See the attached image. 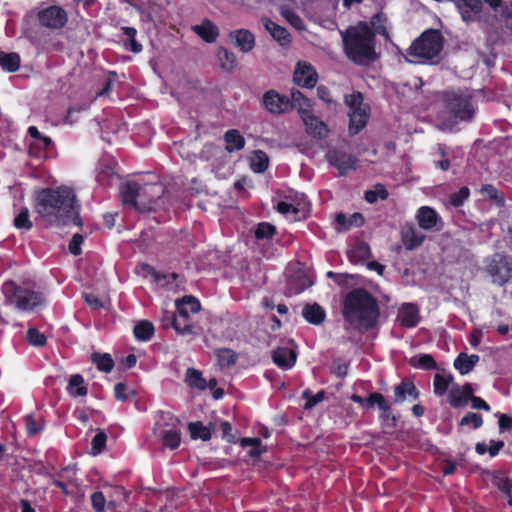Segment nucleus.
<instances>
[{"label":"nucleus","instance_id":"473e14b6","mask_svg":"<svg viewBox=\"0 0 512 512\" xmlns=\"http://www.w3.org/2000/svg\"><path fill=\"white\" fill-rule=\"evenodd\" d=\"M188 430L193 440L201 439L203 441H209L212 437L210 428L205 426L201 421L189 423Z\"/></svg>","mask_w":512,"mask_h":512},{"label":"nucleus","instance_id":"f3484780","mask_svg":"<svg viewBox=\"0 0 512 512\" xmlns=\"http://www.w3.org/2000/svg\"><path fill=\"white\" fill-rule=\"evenodd\" d=\"M397 321L404 328H414L420 321L418 306L414 303H404L399 308Z\"/></svg>","mask_w":512,"mask_h":512},{"label":"nucleus","instance_id":"4d7b16f0","mask_svg":"<svg viewBox=\"0 0 512 512\" xmlns=\"http://www.w3.org/2000/svg\"><path fill=\"white\" fill-rule=\"evenodd\" d=\"M122 30L128 37V43H126V45H129V48L132 52L139 53L142 50V46L135 39L136 30L131 27H123Z\"/></svg>","mask_w":512,"mask_h":512},{"label":"nucleus","instance_id":"c9c22d12","mask_svg":"<svg viewBox=\"0 0 512 512\" xmlns=\"http://www.w3.org/2000/svg\"><path fill=\"white\" fill-rule=\"evenodd\" d=\"M454 381L452 374H435L433 380V391L436 396H443L447 393L450 384Z\"/></svg>","mask_w":512,"mask_h":512},{"label":"nucleus","instance_id":"2eb2a0df","mask_svg":"<svg viewBox=\"0 0 512 512\" xmlns=\"http://www.w3.org/2000/svg\"><path fill=\"white\" fill-rule=\"evenodd\" d=\"M394 398L393 404H401L407 399L417 400L420 392L414 382L409 378H404L400 383L393 387Z\"/></svg>","mask_w":512,"mask_h":512},{"label":"nucleus","instance_id":"423d86ee","mask_svg":"<svg viewBox=\"0 0 512 512\" xmlns=\"http://www.w3.org/2000/svg\"><path fill=\"white\" fill-rule=\"evenodd\" d=\"M484 271L493 284L504 286L512 279V257L504 253H494L485 259Z\"/></svg>","mask_w":512,"mask_h":512},{"label":"nucleus","instance_id":"4be33fe9","mask_svg":"<svg viewBox=\"0 0 512 512\" xmlns=\"http://www.w3.org/2000/svg\"><path fill=\"white\" fill-rule=\"evenodd\" d=\"M175 305L176 313L189 319L190 313H198L201 310L200 301L192 295H186L181 299H177Z\"/></svg>","mask_w":512,"mask_h":512},{"label":"nucleus","instance_id":"e433bc0d","mask_svg":"<svg viewBox=\"0 0 512 512\" xmlns=\"http://www.w3.org/2000/svg\"><path fill=\"white\" fill-rule=\"evenodd\" d=\"M170 324L177 333L182 335L190 334L193 329L190 319L184 318L177 313H172L170 315Z\"/></svg>","mask_w":512,"mask_h":512},{"label":"nucleus","instance_id":"b1692460","mask_svg":"<svg viewBox=\"0 0 512 512\" xmlns=\"http://www.w3.org/2000/svg\"><path fill=\"white\" fill-rule=\"evenodd\" d=\"M192 30L208 43H212L218 36L217 27L208 19H205L201 24L192 27Z\"/></svg>","mask_w":512,"mask_h":512},{"label":"nucleus","instance_id":"3c124183","mask_svg":"<svg viewBox=\"0 0 512 512\" xmlns=\"http://www.w3.org/2000/svg\"><path fill=\"white\" fill-rule=\"evenodd\" d=\"M302 397L306 400V403L304 405L305 409H311L314 406H316L318 403L324 400L325 398V391L320 390L315 395L312 394L311 391L305 390L302 394Z\"/></svg>","mask_w":512,"mask_h":512},{"label":"nucleus","instance_id":"680f3d73","mask_svg":"<svg viewBox=\"0 0 512 512\" xmlns=\"http://www.w3.org/2000/svg\"><path fill=\"white\" fill-rule=\"evenodd\" d=\"M348 370H349L348 362H344L340 359L333 362L332 372L338 378H341V379L345 378L348 374Z\"/></svg>","mask_w":512,"mask_h":512},{"label":"nucleus","instance_id":"f8f14e48","mask_svg":"<svg viewBox=\"0 0 512 512\" xmlns=\"http://www.w3.org/2000/svg\"><path fill=\"white\" fill-rule=\"evenodd\" d=\"M447 107L455 118L463 121L470 120L474 115V110L469 100L462 96L451 95L447 99Z\"/></svg>","mask_w":512,"mask_h":512},{"label":"nucleus","instance_id":"0e129e2a","mask_svg":"<svg viewBox=\"0 0 512 512\" xmlns=\"http://www.w3.org/2000/svg\"><path fill=\"white\" fill-rule=\"evenodd\" d=\"M282 15L295 28H297L299 30L304 28V24H303V21L301 20V18L298 15H296L295 13H293L292 11L287 10V9H283L282 10Z\"/></svg>","mask_w":512,"mask_h":512},{"label":"nucleus","instance_id":"8fccbe9b","mask_svg":"<svg viewBox=\"0 0 512 512\" xmlns=\"http://www.w3.org/2000/svg\"><path fill=\"white\" fill-rule=\"evenodd\" d=\"M26 431L29 436H35L43 431L44 424L41 420H37L33 414L25 416Z\"/></svg>","mask_w":512,"mask_h":512},{"label":"nucleus","instance_id":"9b49d317","mask_svg":"<svg viewBox=\"0 0 512 512\" xmlns=\"http://www.w3.org/2000/svg\"><path fill=\"white\" fill-rule=\"evenodd\" d=\"M40 23L50 29L62 28L67 22L66 12L58 7L51 6L38 13Z\"/></svg>","mask_w":512,"mask_h":512},{"label":"nucleus","instance_id":"338daca9","mask_svg":"<svg viewBox=\"0 0 512 512\" xmlns=\"http://www.w3.org/2000/svg\"><path fill=\"white\" fill-rule=\"evenodd\" d=\"M140 268L142 272L152 276L156 281L164 280L166 279V275L157 271L153 266H151L148 263H142L140 265Z\"/></svg>","mask_w":512,"mask_h":512},{"label":"nucleus","instance_id":"f704fd0d","mask_svg":"<svg viewBox=\"0 0 512 512\" xmlns=\"http://www.w3.org/2000/svg\"><path fill=\"white\" fill-rule=\"evenodd\" d=\"M91 360L99 371L110 373L114 368V361L109 353H97L91 354Z\"/></svg>","mask_w":512,"mask_h":512},{"label":"nucleus","instance_id":"603ef678","mask_svg":"<svg viewBox=\"0 0 512 512\" xmlns=\"http://www.w3.org/2000/svg\"><path fill=\"white\" fill-rule=\"evenodd\" d=\"M460 426H472L474 429H478L483 425V418L480 414L475 412H468L459 421Z\"/></svg>","mask_w":512,"mask_h":512},{"label":"nucleus","instance_id":"ddd939ff","mask_svg":"<svg viewBox=\"0 0 512 512\" xmlns=\"http://www.w3.org/2000/svg\"><path fill=\"white\" fill-rule=\"evenodd\" d=\"M263 104L270 113L282 114L293 109V105L285 96L274 90L267 91L263 96Z\"/></svg>","mask_w":512,"mask_h":512},{"label":"nucleus","instance_id":"a18cd8bd","mask_svg":"<svg viewBox=\"0 0 512 512\" xmlns=\"http://www.w3.org/2000/svg\"><path fill=\"white\" fill-rule=\"evenodd\" d=\"M492 483L497 487L505 496L510 497L512 492V480L502 473L493 476Z\"/></svg>","mask_w":512,"mask_h":512},{"label":"nucleus","instance_id":"6e6552de","mask_svg":"<svg viewBox=\"0 0 512 512\" xmlns=\"http://www.w3.org/2000/svg\"><path fill=\"white\" fill-rule=\"evenodd\" d=\"M122 192H139L141 190H174L179 187L174 183H162L159 177L152 174L141 175L139 177H129L121 185Z\"/></svg>","mask_w":512,"mask_h":512},{"label":"nucleus","instance_id":"cd10ccee","mask_svg":"<svg viewBox=\"0 0 512 512\" xmlns=\"http://www.w3.org/2000/svg\"><path fill=\"white\" fill-rule=\"evenodd\" d=\"M217 59L220 67L226 72H233L237 68V58L233 52L226 48L219 47L217 50Z\"/></svg>","mask_w":512,"mask_h":512},{"label":"nucleus","instance_id":"c03bdc74","mask_svg":"<svg viewBox=\"0 0 512 512\" xmlns=\"http://www.w3.org/2000/svg\"><path fill=\"white\" fill-rule=\"evenodd\" d=\"M269 158L267 154L261 150L255 151L250 159V166L255 172H263L267 169Z\"/></svg>","mask_w":512,"mask_h":512},{"label":"nucleus","instance_id":"37998d69","mask_svg":"<svg viewBox=\"0 0 512 512\" xmlns=\"http://www.w3.org/2000/svg\"><path fill=\"white\" fill-rule=\"evenodd\" d=\"M240 445L245 447H251L249 450V455L251 457H259L265 449H262V440L258 437H243L240 439Z\"/></svg>","mask_w":512,"mask_h":512},{"label":"nucleus","instance_id":"79ce46f5","mask_svg":"<svg viewBox=\"0 0 512 512\" xmlns=\"http://www.w3.org/2000/svg\"><path fill=\"white\" fill-rule=\"evenodd\" d=\"M162 444L171 450L177 449L181 443V432L176 429L166 430L162 434Z\"/></svg>","mask_w":512,"mask_h":512},{"label":"nucleus","instance_id":"a19ab883","mask_svg":"<svg viewBox=\"0 0 512 512\" xmlns=\"http://www.w3.org/2000/svg\"><path fill=\"white\" fill-rule=\"evenodd\" d=\"M20 65V57L17 53H5L0 51V66L8 71L15 72Z\"/></svg>","mask_w":512,"mask_h":512},{"label":"nucleus","instance_id":"49530a36","mask_svg":"<svg viewBox=\"0 0 512 512\" xmlns=\"http://www.w3.org/2000/svg\"><path fill=\"white\" fill-rule=\"evenodd\" d=\"M448 402L453 408H461L467 405L468 401L463 396L459 385H454L448 392Z\"/></svg>","mask_w":512,"mask_h":512},{"label":"nucleus","instance_id":"f257e3e1","mask_svg":"<svg viewBox=\"0 0 512 512\" xmlns=\"http://www.w3.org/2000/svg\"><path fill=\"white\" fill-rule=\"evenodd\" d=\"M381 311L378 299L363 287L346 293L342 301V316L346 330L365 334L378 326Z\"/></svg>","mask_w":512,"mask_h":512},{"label":"nucleus","instance_id":"412c9836","mask_svg":"<svg viewBox=\"0 0 512 512\" xmlns=\"http://www.w3.org/2000/svg\"><path fill=\"white\" fill-rule=\"evenodd\" d=\"M301 118L304 125L306 126V131L309 135L319 138L326 137L328 133L327 126L316 116L312 115L310 111L307 112L306 114H303Z\"/></svg>","mask_w":512,"mask_h":512},{"label":"nucleus","instance_id":"a211bd4d","mask_svg":"<svg viewBox=\"0 0 512 512\" xmlns=\"http://www.w3.org/2000/svg\"><path fill=\"white\" fill-rule=\"evenodd\" d=\"M317 77L316 71L310 64L306 62L298 63L294 73V81L299 86L313 88L317 83Z\"/></svg>","mask_w":512,"mask_h":512},{"label":"nucleus","instance_id":"7c9ffc66","mask_svg":"<svg viewBox=\"0 0 512 512\" xmlns=\"http://www.w3.org/2000/svg\"><path fill=\"white\" fill-rule=\"evenodd\" d=\"M409 365L423 370H434L437 368V363L432 355L430 354H420L413 356L408 361Z\"/></svg>","mask_w":512,"mask_h":512},{"label":"nucleus","instance_id":"de8ad7c7","mask_svg":"<svg viewBox=\"0 0 512 512\" xmlns=\"http://www.w3.org/2000/svg\"><path fill=\"white\" fill-rule=\"evenodd\" d=\"M13 224L17 229L30 230L33 227L27 207H22L19 210L18 214L14 218Z\"/></svg>","mask_w":512,"mask_h":512},{"label":"nucleus","instance_id":"bb28decb","mask_svg":"<svg viewBox=\"0 0 512 512\" xmlns=\"http://www.w3.org/2000/svg\"><path fill=\"white\" fill-rule=\"evenodd\" d=\"M478 361L479 356L476 354L460 353L454 361V367L461 375H465L473 370Z\"/></svg>","mask_w":512,"mask_h":512},{"label":"nucleus","instance_id":"58836bf2","mask_svg":"<svg viewBox=\"0 0 512 512\" xmlns=\"http://www.w3.org/2000/svg\"><path fill=\"white\" fill-rule=\"evenodd\" d=\"M185 382L192 388L204 390L207 387V382L203 378L202 373L195 368H188L186 370Z\"/></svg>","mask_w":512,"mask_h":512},{"label":"nucleus","instance_id":"5701e85b","mask_svg":"<svg viewBox=\"0 0 512 512\" xmlns=\"http://www.w3.org/2000/svg\"><path fill=\"white\" fill-rule=\"evenodd\" d=\"M265 29L282 46L290 43V34L286 28L279 26L268 18L262 19Z\"/></svg>","mask_w":512,"mask_h":512},{"label":"nucleus","instance_id":"393cba45","mask_svg":"<svg viewBox=\"0 0 512 512\" xmlns=\"http://www.w3.org/2000/svg\"><path fill=\"white\" fill-rule=\"evenodd\" d=\"M425 235L414 227H409L402 233V241L406 249L414 250L422 245Z\"/></svg>","mask_w":512,"mask_h":512},{"label":"nucleus","instance_id":"09e8293b","mask_svg":"<svg viewBox=\"0 0 512 512\" xmlns=\"http://www.w3.org/2000/svg\"><path fill=\"white\" fill-rule=\"evenodd\" d=\"M218 361L223 367H230L235 365L237 361V354L234 350L229 348H221L217 351Z\"/></svg>","mask_w":512,"mask_h":512},{"label":"nucleus","instance_id":"6ab92c4d","mask_svg":"<svg viewBox=\"0 0 512 512\" xmlns=\"http://www.w3.org/2000/svg\"><path fill=\"white\" fill-rule=\"evenodd\" d=\"M273 362L281 369H291L297 360V354L288 347H278L272 352Z\"/></svg>","mask_w":512,"mask_h":512},{"label":"nucleus","instance_id":"6e6d98bb","mask_svg":"<svg viewBox=\"0 0 512 512\" xmlns=\"http://www.w3.org/2000/svg\"><path fill=\"white\" fill-rule=\"evenodd\" d=\"M310 284L311 283H308V279L305 276L292 277L288 282L289 289L295 294L301 293Z\"/></svg>","mask_w":512,"mask_h":512},{"label":"nucleus","instance_id":"052dcab7","mask_svg":"<svg viewBox=\"0 0 512 512\" xmlns=\"http://www.w3.org/2000/svg\"><path fill=\"white\" fill-rule=\"evenodd\" d=\"M91 504L95 512H104L106 498L101 491H96L91 495Z\"/></svg>","mask_w":512,"mask_h":512},{"label":"nucleus","instance_id":"9d476101","mask_svg":"<svg viewBox=\"0 0 512 512\" xmlns=\"http://www.w3.org/2000/svg\"><path fill=\"white\" fill-rule=\"evenodd\" d=\"M121 202L129 209L139 213H148L154 210L155 200L151 194H120Z\"/></svg>","mask_w":512,"mask_h":512},{"label":"nucleus","instance_id":"72a5a7b5","mask_svg":"<svg viewBox=\"0 0 512 512\" xmlns=\"http://www.w3.org/2000/svg\"><path fill=\"white\" fill-rule=\"evenodd\" d=\"M224 140L226 142V149L229 152L241 150L245 145L244 137L235 129L227 131L224 135Z\"/></svg>","mask_w":512,"mask_h":512},{"label":"nucleus","instance_id":"c756f323","mask_svg":"<svg viewBox=\"0 0 512 512\" xmlns=\"http://www.w3.org/2000/svg\"><path fill=\"white\" fill-rule=\"evenodd\" d=\"M67 390L73 397H82L88 393L84 378L80 374H74L70 377Z\"/></svg>","mask_w":512,"mask_h":512},{"label":"nucleus","instance_id":"2f4dec72","mask_svg":"<svg viewBox=\"0 0 512 512\" xmlns=\"http://www.w3.org/2000/svg\"><path fill=\"white\" fill-rule=\"evenodd\" d=\"M371 256L370 247L367 243H357L348 252V258L353 263H359L367 260Z\"/></svg>","mask_w":512,"mask_h":512},{"label":"nucleus","instance_id":"c85d7f7f","mask_svg":"<svg viewBox=\"0 0 512 512\" xmlns=\"http://www.w3.org/2000/svg\"><path fill=\"white\" fill-rule=\"evenodd\" d=\"M155 332L154 325L148 320H142L138 322L133 329L134 337L138 341L147 342L149 341Z\"/></svg>","mask_w":512,"mask_h":512},{"label":"nucleus","instance_id":"20e7f679","mask_svg":"<svg viewBox=\"0 0 512 512\" xmlns=\"http://www.w3.org/2000/svg\"><path fill=\"white\" fill-rule=\"evenodd\" d=\"M6 302L20 311H33L44 302V295L19 285L14 280H6L1 286Z\"/></svg>","mask_w":512,"mask_h":512},{"label":"nucleus","instance_id":"bf43d9fd","mask_svg":"<svg viewBox=\"0 0 512 512\" xmlns=\"http://www.w3.org/2000/svg\"><path fill=\"white\" fill-rule=\"evenodd\" d=\"M83 241L84 238L80 233L74 234L68 245L69 252L74 256H79L82 253L81 245Z\"/></svg>","mask_w":512,"mask_h":512},{"label":"nucleus","instance_id":"dca6fc26","mask_svg":"<svg viewBox=\"0 0 512 512\" xmlns=\"http://www.w3.org/2000/svg\"><path fill=\"white\" fill-rule=\"evenodd\" d=\"M370 403H374V406L378 407L379 419L382 423L392 428L397 425L398 419L392 413L393 403L388 402L383 394L379 393L378 396L370 398Z\"/></svg>","mask_w":512,"mask_h":512},{"label":"nucleus","instance_id":"ea45409f","mask_svg":"<svg viewBox=\"0 0 512 512\" xmlns=\"http://www.w3.org/2000/svg\"><path fill=\"white\" fill-rule=\"evenodd\" d=\"M289 101L293 105V108L297 107L300 116L310 111V100L306 98L299 90L291 91V99H289Z\"/></svg>","mask_w":512,"mask_h":512},{"label":"nucleus","instance_id":"f03ea898","mask_svg":"<svg viewBox=\"0 0 512 512\" xmlns=\"http://www.w3.org/2000/svg\"><path fill=\"white\" fill-rule=\"evenodd\" d=\"M381 22L382 15L377 14L371 21L374 30L367 23L360 22L342 33L344 51L354 63L368 65L377 59L375 33L388 36L387 30Z\"/></svg>","mask_w":512,"mask_h":512},{"label":"nucleus","instance_id":"774afa93","mask_svg":"<svg viewBox=\"0 0 512 512\" xmlns=\"http://www.w3.org/2000/svg\"><path fill=\"white\" fill-rule=\"evenodd\" d=\"M498 426L500 432L512 431V418L507 414H499Z\"/></svg>","mask_w":512,"mask_h":512},{"label":"nucleus","instance_id":"69168bd1","mask_svg":"<svg viewBox=\"0 0 512 512\" xmlns=\"http://www.w3.org/2000/svg\"><path fill=\"white\" fill-rule=\"evenodd\" d=\"M458 7L460 9L463 20L469 22L474 20L475 16L480 12L481 4L476 11H472L471 7L466 3H463V6L459 4Z\"/></svg>","mask_w":512,"mask_h":512},{"label":"nucleus","instance_id":"a878e982","mask_svg":"<svg viewBox=\"0 0 512 512\" xmlns=\"http://www.w3.org/2000/svg\"><path fill=\"white\" fill-rule=\"evenodd\" d=\"M302 315L307 322L313 325L321 324L326 316L324 309L317 303L305 305Z\"/></svg>","mask_w":512,"mask_h":512},{"label":"nucleus","instance_id":"5fc2aeb1","mask_svg":"<svg viewBox=\"0 0 512 512\" xmlns=\"http://www.w3.org/2000/svg\"><path fill=\"white\" fill-rule=\"evenodd\" d=\"M28 342L36 347H42L46 344L47 338L36 328H29L27 331Z\"/></svg>","mask_w":512,"mask_h":512},{"label":"nucleus","instance_id":"1a4fd4ad","mask_svg":"<svg viewBox=\"0 0 512 512\" xmlns=\"http://www.w3.org/2000/svg\"><path fill=\"white\" fill-rule=\"evenodd\" d=\"M326 159L341 175L354 171L358 167V159L349 153L345 146L329 149Z\"/></svg>","mask_w":512,"mask_h":512},{"label":"nucleus","instance_id":"7ed1b4c3","mask_svg":"<svg viewBox=\"0 0 512 512\" xmlns=\"http://www.w3.org/2000/svg\"><path fill=\"white\" fill-rule=\"evenodd\" d=\"M77 203L76 194H35V212L52 225L65 226Z\"/></svg>","mask_w":512,"mask_h":512},{"label":"nucleus","instance_id":"e2e57ef3","mask_svg":"<svg viewBox=\"0 0 512 512\" xmlns=\"http://www.w3.org/2000/svg\"><path fill=\"white\" fill-rule=\"evenodd\" d=\"M76 475V468L75 466H65L60 469V471L57 473L58 479L67 481L69 483H72L75 479Z\"/></svg>","mask_w":512,"mask_h":512},{"label":"nucleus","instance_id":"0eeeda50","mask_svg":"<svg viewBox=\"0 0 512 512\" xmlns=\"http://www.w3.org/2000/svg\"><path fill=\"white\" fill-rule=\"evenodd\" d=\"M345 103L349 107V131L357 134L367 123L369 118V107L363 103V96L360 92H353L345 96Z\"/></svg>","mask_w":512,"mask_h":512},{"label":"nucleus","instance_id":"13d9d810","mask_svg":"<svg viewBox=\"0 0 512 512\" xmlns=\"http://www.w3.org/2000/svg\"><path fill=\"white\" fill-rule=\"evenodd\" d=\"M106 441L107 435L105 434V432L99 431L98 433H96L92 438L91 442L93 454L100 453L104 449Z\"/></svg>","mask_w":512,"mask_h":512},{"label":"nucleus","instance_id":"864d4df0","mask_svg":"<svg viewBox=\"0 0 512 512\" xmlns=\"http://www.w3.org/2000/svg\"><path fill=\"white\" fill-rule=\"evenodd\" d=\"M114 394H115V398L121 402L128 401L130 396H133V397L136 396V392L134 390H129L127 385L122 382L115 384Z\"/></svg>","mask_w":512,"mask_h":512},{"label":"nucleus","instance_id":"4c0bfd02","mask_svg":"<svg viewBox=\"0 0 512 512\" xmlns=\"http://www.w3.org/2000/svg\"><path fill=\"white\" fill-rule=\"evenodd\" d=\"M253 233L256 240H269L276 235L277 229L269 222H260L255 226Z\"/></svg>","mask_w":512,"mask_h":512},{"label":"nucleus","instance_id":"aec40b11","mask_svg":"<svg viewBox=\"0 0 512 512\" xmlns=\"http://www.w3.org/2000/svg\"><path fill=\"white\" fill-rule=\"evenodd\" d=\"M229 36L233 40L235 46H237L243 53L250 52L255 46V37L247 29L232 31Z\"/></svg>","mask_w":512,"mask_h":512},{"label":"nucleus","instance_id":"4468645a","mask_svg":"<svg viewBox=\"0 0 512 512\" xmlns=\"http://www.w3.org/2000/svg\"><path fill=\"white\" fill-rule=\"evenodd\" d=\"M416 220L423 230L439 231L442 228L441 217L429 206H422L417 210Z\"/></svg>","mask_w":512,"mask_h":512},{"label":"nucleus","instance_id":"39448f33","mask_svg":"<svg viewBox=\"0 0 512 512\" xmlns=\"http://www.w3.org/2000/svg\"><path fill=\"white\" fill-rule=\"evenodd\" d=\"M443 49V37L437 30H428L413 41L408 49V56L414 63L433 62Z\"/></svg>","mask_w":512,"mask_h":512}]
</instances>
